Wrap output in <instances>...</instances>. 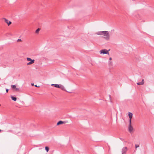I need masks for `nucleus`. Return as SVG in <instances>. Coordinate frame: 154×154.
Here are the masks:
<instances>
[{"label": "nucleus", "instance_id": "obj_1", "mask_svg": "<svg viewBox=\"0 0 154 154\" xmlns=\"http://www.w3.org/2000/svg\"><path fill=\"white\" fill-rule=\"evenodd\" d=\"M96 34L99 35H103L104 38L106 40H108L109 38V35L108 31H100L97 32Z\"/></svg>", "mask_w": 154, "mask_h": 154}, {"label": "nucleus", "instance_id": "obj_2", "mask_svg": "<svg viewBox=\"0 0 154 154\" xmlns=\"http://www.w3.org/2000/svg\"><path fill=\"white\" fill-rule=\"evenodd\" d=\"M109 50L108 51L106 49H104L102 50H100V53L101 54H109Z\"/></svg>", "mask_w": 154, "mask_h": 154}, {"label": "nucleus", "instance_id": "obj_3", "mask_svg": "<svg viewBox=\"0 0 154 154\" xmlns=\"http://www.w3.org/2000/svg\"><path fill=\"white\" fill-rule=\"evenodd\" d=\"M129 124L128 127L129 131L130 132H131L133 130V128L131 125V122H129Z\"/></svg>", "mask_w": 154, "mask_h": 154}, {"label": "nucleus", "instance_id": "obj_4", "mask_svg": "<svg viewBox=\"0 0 154 154\" xmlns=\"http://www.w3.org/2000/svg\"><path fill=\"white\" fill-rule=\"evenodd\" d=\"M127 150V148L126 147H123L122 150V154H126V153Z\"/></svg>", "mask_w": 154, "mask_h": 154}, {"label": "nucleus", "instance_id": "obj_5", "mask_svg": "<svg viewBox=\"0 0 154 154\" xmlns=\"http://www.w3.org/2000/svg\"><path fill=\"white\" fill-rule=\"evenodd\" d=\"M2 19L5 20V22L8 24V26H9L11 23V21H8L5 18H3Z\"/></svg>", "mask_w": 154, "mask_h": 154}, {"label": "nucleus", "instance_id": "obj_6", "mask_svg": "<svg viewBox=\"0 0 154 154\" xmlns=\"http://www.w3.org/2000/svg\"><path fill=\"white\" fill-rule=\"evenodd\" d=\"M128 116L129 118V122H131V119L133 116V114L131 112H129Z\"/></svg>", "mask_w": 154, "mask_h": 154}, {"label": "nucleus", "instance_id": "obj_7", "mask_svg": "<svg viewBox=\"0 0 154 154\" xmlns=\"http://www.w3.org/2000/svg\"><path fill=\"white\" fill-rule=\"evenodd\" d=\"M65 122V121H59L57 123V125H59L62 124Z\"/></svg>", "mask_w": 154, "mask_h": 154}, {"label": "nucleus", "instance_id": "obj_8", "mask_svg": "<svg viewBox=\"0 0 154 154\" xmlns=\"http://www.w3.org/2000/svg\"><path fill=\"white\" fill-rule=\"evenodd\" d=\"M60 85H58L57 84H52L51 85V86H54L57 88H60Z\"/></svg>", "mask_w": 154, "mask_h": 154}, {"label": "nucleus", "instance_id": "obj_9", "mask_svg": "<svg viewBox=\"0 0 154 154\" xmlns=\"http://www.w3.org/2000/svg\"><path fill=\"white\" fill-rule=\"evenodd\" d=\"M143 81V79L142 81L140 82L137 83V85H143L144 84Z\"/></svg>", "mask_w": 154, "mask_h": 154}, {"label": "nucleus", "instance_id": "obj_10", "mask_svg": "<svg viewBox=\"0 0 154 154\" xmlns=\"http://www.w3.org/2000/svg\"><path fill=\"white\" fill-rule=\"evenodd\" d=\"M11 98L12 100L14 101H16L17 100V98L16 97L11 96Z\"/></svg>", "mask_w": 154, "mask_h": 154}, {"label": "nucleus", "instance_id": "obj_11", "mask_svg": "<svg viewBox=\"0 0 154 154\" xmlns=\"http://www.w3.org/2000/svg\"><path fill=\"white\" fill-rule=\"evenodd\" d=\"M27 60L28 61H30V62H31V61H32V60L34 61V63L35 60L34 59L32 60L31 58H29V57H27Z\"/></svg>", "mask_w": 154, "mask_h": 154}, {"label": "nucleus", "instance_id": "obj_12", "mask_svg": "<svg viewBox=\"0 0 154 154\" xmlns=\"http://www.w3.org/2000/svg\"><path fill=\"white\" fill-rule=\"evenodd\" d=\"M60 88L62 90H65L64 87L63 85H60V88Z\"/></svg>", "mask_w": 154, "mask_h": 154}, {"label": "nucleus", "instance_id": "obj_13", "mask_svg": "<svg viewBox=\"0 0 154 154\" xmlns=\"http://www.w3.org/2000/svg\"><path fill=\"white\" fill-rule=\"evenodd\" d=\"M34 61L32 60L27 63V65H29L34 63Z\"/></svg>", "mask_w": 154, "mask_h": 154}, {"label": "nucleus", "instance_id": "obj_14", "mask_svg": "<svg viewBox=\"0 0 154 154\" xmlns=\"http://www.w3.org/2000/svg\"><path fill=\"white\" fill-rule=\"evenodd\" d=\"M109 66H112V61H109Z\"/></svg>", "mask_w": 154, "mask_h": 154}, {"label": "nucleus", "instance_id": "obj_15", "mask_svg": "<svg viewBox=\"0 0 154 154\" xmlns=\"http://www.w3.org/2000/svg\"><path fill=\"white\" fill-rule=\"evenodd\" d=\"M45 149L47 152H48L49 150V148L48 146H46L45 147Z\"/></svg>", "mask_w": 154, "mask_h": 154}, {"label": "nucleus", "instance_id": "obj_16", "mask_svg": "<svg viewBox=\"0 0 154 154\" xmlns=\"http://www.w3.org/2000/svg\"><path fill=\"white\" fill-rule=\"evenodd\" d=\"M40 30V28H38L35 31V33H38L39 32V31Z\"/></svg>", "mask_w": 154, "mask_h": 154}, {"label": "nucleus", "instance_id": "obj_17", "mask_svg": "<svg viewBox=\"0 0 154 154\" xmlns=\"http://www.w3.org/2000/svg\"><path fill=\"white\" fill-rule=\"evenodd\" d=\"M11 87L13 89H15L16 88V86L15 85H11Z\"/></svg>", "mask_w": 154, "mask_h": 154}, {"label": "nucleus", "instance_id": "obj_18", "mask_svg": "<svg viewBox=\"0 0 154 154\" xmlns=\"http://www.w3.org/2000/svg\"><path fill=\"white\" fill-rule=\"evenodd\" d=\"M14 89H15L16 91H19V88H17L16 87Z\"/></svg>", "mask_w": 154, "mask_h": 154}, {"label": "nucleus", "instance_id": "obj_19", "mask_svg": "<svg viewBox=\"0 0 154 154\" xmlns=\"http://www.w3.org/2000/svg\"><path fill=\"white\" fill-rule=\"evenodd\" d=\"M135 147L136 148H137V147H139V146L138 145H137V144H135Z\"/></svg>", "mask_w": 154, "mask_h": 154}, {"label": "nucleus", "instance_id": "obj_20", "mask_svg": "<svg viewBox=\"0 0 154 154\" xmlns=\"http://www.w3.org/2000/svg\"><path fill=\"white\" fill-rule=\"evenodd\" d=\"M21 41V40L20 39H18L17 40V42H19V41Z\"/></svg>", "mask_w": 154, "mask_h": 154}, {"label": "nucleus", "instance_id": "obj_21", "mask_svg": "<svg viewBox=\"0 0 154 154\" xmlns=\"http://www.w3.org/2000/svg\"><path fill=\"white\" fill-rule=\"evenodd\" d=\"M6 93H8L9 91V90L8 89L6 88Z\"/></svg>", "mask_w": 154, "mask_h": 154}, {"label": "nucleus", "instance_id": "obj_22", "mask_svg": "<svg viewBox=\"0 0 154 154\" xmlns=\"http://www.w3.org/2000/svg\"><path fill=\"white\" fill-rule=\"evenodd\" d=\"M119 139H120V140H121L122 141H124V139H122V138H121L120 137V138H119Z\"/></svg>", "mask_w": 154, "mask_h": 154}, {"label": "nucleus", "instance_id": "obj_23", "mask_svg": "<svg viewBox=\"0 0 154 154\" xmlns=\"http://www.w3.org/2000/svg\"><path fill=\"white\" fill-rule=\"evenodd\" d=\"M109 99L110 100H111V96L109 95Z\"/></svg>", "mask_w": 154, "mask_h": 154}, {"label": "nucleus", "instance_id": "obj_24", "mask_svg": "<svg viewBox=\"0 0 154 154\" xmlns=\"http://www.w3.org/2000/svg\"><path fill=\"white\" fill-rule=\"evenodd\" d=\"M35 86L36 87H39V86H37V85H35Z\"/></svg>", "mask_w": 154, "mask_h": 154}, {"label": "nucleus", "instance_id": "obj_25", "mask_svg": "<svg viewBox=\"0 0 154 154\" xmlns=\"http://www.w3.org/2000/svg\"><path fill=\"white\" fill-rule=\"evenodd\" d=\"M112 60V58L110 57L109 58V60Z\"/></svg>", "mask_w": 154, "mask_h": 154}, {"label": "nucleus", "instance_id": "obj_26", "mask_svg": "<svg viewBox=\"0 0 154 154\" xmlns=\"http://www.w3.org/2000/svg\"><path fill=\"white\" fill-rule=\"evenodd\" d=\"M32 84V85H34V84Z\"/></svg>", "mask_w": 154, "mask_h": 154}, {"label": "nucleus", "instance_id": "obj_27", "mask_svg": "<svg viewBox=\"0 0 154 154\" xmlns=\"http://www.w3.org/2000/svg\"><path fill=\"white\" fill-rule=\"evenodd\" d=\"M1 131V130L0 129V132Z\"/></svg>", "mask_w": 154, "mask_h": 154}, {"label": "nucleus", "instance_id": "obj_28", "mask_svg": "<svg viewBox=\"0 0 154 154\" xmlns=\"http://www.w3.org/2000/svg\"><path fill=\"white\" fill-rule=\"evenodd\" d=\"M0 106H1V104H0Z\"/></svg>", "mask_w": 154, "mask_h": 154}]
</instances>
